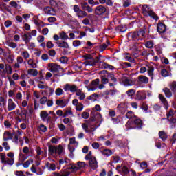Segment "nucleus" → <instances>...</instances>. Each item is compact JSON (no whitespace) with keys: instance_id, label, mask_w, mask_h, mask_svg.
Segmentation results:
<instances>
[{"instance_id":"nucleus-1","label":"nucleus","mask_w":176,"mask_h":176,"mask_svg":"<svg viewBox=\"0 0 176 176\" xmlns=\"http://www.w3.org/2000/svg\"><path fill=\"white\" fill-rule=\"evenodd\" d=\"M142 13L146 17H151V19H153L154 20H159L158 16L153 12V10L149 7V6L144 4L142 7Z\"/></svg>"},{"instance_id":"nucleus-2","label":"nucleus","mask_w":176,"mask_h":176,"mask_svg":"<svg viewBox=\"0 0 176 176\" xmlns=\"http://www.w3.org/2000/svg\"><path fill=\"white\" fill-rule=\"evenodd\" d=\"M128 38L134 42H137L138 41H142V39L145 38V32L143 30H140L131 32L128 34Z\"/></svg>"},{"instance_id":"nucleus-3","label":"nucleus","mask_w":176,"mask_h":176,"mask_svg":"<svg viewBox=\"0 0 176 176\" xmlns=\"http://www.w3.org/2000/svg\"><path fill=\"white\" fill-rule=\"evenodd\" d=\"M94 120H85V123L82 124V128L86 133H90L96 131L97 130V126L91 122H94Z\"/></svg>"},{"instance_id":"nucleus-4","label":"nucleus","mask_w":176,"mask_h":176,"mask_svg":"<svg viewBox=\"0 0 176 176\" xmlns=\"http://www.w3.org/2000/svg\"><path fill=\"white\" fill-rule=\"evenodd\" d=\"M0 157L3 164H8V166H13V164H14V159L6 157V154L5 153H1Z\"/></svg>"},{"instance_id":"nucleus-5","label":"nucleus","mask_w":176,"mask_h":176,"mask_svg":"<svg viewBox=\"0 0 176 176\" xmlns=\"http://www.w3.org/2000/svg\"><path fill=\"white\" fill-rule=\"evenodd\" d=\"M100 60L98 62L97 66L99 67V68H101L102 69H107L109 68V69H115V67L102 61V59L104 58L103 56L99 55Z\"/></svg>"},{"instance_id":"nucleus-6","label":"nucleus","mask_w":176,"mask_h":176,"mask_svg":"<svg viewBox=\"0 0 176 176\" xmlns=\"http://www.w3.org/2000/svg\"><path fill=\"white\" fill-rule=\"evenodd\" d=\"M48 71L52 72L53 74L59 72L60 69H61V66L57 65V63H50L47 64Z\"/></svg>"},{"instance_id":"nucleus-7","label":"nucleus","mask_w":176,"mask_h":176,"mask_svg":"<svg viewBox=\"0 0 176 176\" xmlns=\"http://www.w3.org/2000/svg\"><path fill=\"white\" fill-rule=\"evenodd\" d=\"M107 13V8L104 6H98L94 10L96 16H104Z\"/></svg>"},{"instance_id":"nucleus-8","label":"nucleus","mask_w":176,"mask_h":176,"mask_svg":"<svg viewBox=\"0 0 176 176\" xmlns=\"http://www.w3.org/2000/svg\"><path fill=\"white\" fill-rule=\"evenodd\" d=\"M63 90L65 91H71V93H76L79 88L75 85L66 84L63 87Z\"/></svg>"},{"instance_id":"nucleus-9","label":"nucleus","mask_w":176,"mask_h":176,"mask_svg":"<svg viewBox=\"0 0 176 176\" xmlns=\"http://www.w3.org/2000/svg\"><path fill=\"white\" fill-rule=\"evenodd\" d=\"M32 113H34V104L31 103L28 105L27 109H23V116L27 118V116H32Z\"/></svg>"},{"instance_id":"nucleus-10","label":"nucleus","mask_w":176,"mask_h":176,"mask_svg":"<svg viewBox=\"0 0 176 176\" xmlns=\"http://www.w3.org/2000/svg\"><path fill=\"white\" fill-rule=\"evenodd\" d=\"M40 117L43 122H46L47 123L52 122V116H49V113L46 111H41Z\"/></svg>"},{"instance_id":"nucleus-11","label":"nucleus","mask_w":176,"mask_h":176,"mask_svg":"<svg viewBox=\"0 0 176 176\" xmlns=\"http://www.w3.org/2000/svg\"><path fill=\"white\" fill-rule=\"evenodd\" d=\"M100 57L96 56V58H92L91 59H89L88 60H86L84 62L85 65H91V67H96L98 64V61H100Z\"/></svg>"},{"instance_id":"nucleus-12","label":"nucleus","mask_w":176,"mask_h":176,"mask_svg":"<svg viewBox=\"0 0 176 176\" xmlns=\"http://www.w3.org/2000/svg\"><path fill=\"white\" fill-rule=\"evenodd\" d=\"M83 167H86V164L83 162H78L77 166L76 164H72L70 167H69V170L78 171V170H80V168H83Z\"/></svg>"},{"instance_id":"nucleus-13","label":"nucleus","mask_w":176,"mask_h":176,"mask_svg":"<svg viewBox=\"0 0 176 176\" xmlns=\"http://www.w3.org/2000/svg\"><path fill=\"white\" fill-rule=\"evenodd\" d=\"M7 108L8 112H10L12 111H14V109L17 108V104H16V102H14L12 98H9L8 100Z\"/></svg>"},{"instance_id":"nucleus-14","label":"nucleus","mask_w":176,"mask_h":176,"mask_svg":"<svg viewBox=\"0 0 176 176\" xmlns=\"http://www.w3.org/2000/svg\"><path fill=\"white\" fill-rule=\"evenodd\" d=\"M146 98V95L142 91H138L135 94V100L137 101H142V100H145Z\"/></svg>"},{"instance_id":"nucleus-15","label":"nucleus","mask_w":176,"mask_h":176,"mask_svg":"<svg viewBox=\"0 0 176 176\" xmlns=\"http://www.w3.org/2000/svg\"><path fill=\"white\" fill-rule=\"evenodd\" d=\"M82 10L88 13H93V8L90 7L87 2L83 1L80 3Z\"/></svg>"},{"instance_id":"nucleus-16","label":"nucleus","mask_w":176,"mask_h":176,"mask_svg":"<svg viewBox=\"0 0 176 176\" xmlns=\"http://www.w3.org/2000/svg\"><path fill=\"white\" fill-rule=\"evenodd\" d=\"M157 31L159 34H164L167 31V26L163 23H159L157 26Z\"/></svg>"},{"instance_id":"nucleus-17","label":"nucleus","mask_w":176,"mask_h":176,"mask_svg":"<svg viewBox=\"0 0 176 176\" xmlns=\"http://www.w3.org/2000/svg\"><path fill=\"white\" fill-rule=\"evenodd\" d=\"M37 86H38V89H44L45 90H47V89H48L50 96H52V94H53V93L54 91L53 90V89L49 87V86H47V85H44L43 82H42V81H40Z\"/></svg>"},{"instance_id":"nucleus-18","label":"nucleus","mask_w":176,"mask_h":176,"mask_svg":"<svg viewBox=\"0 0 176 176\" xmlns=\"http://www.w3.org/2000/svg\"><path fill=\"white\" fill-rule=\"evenodd\" d=\"M44 12L45 13V14H50L51 16H56V9L52 8V7H45L43 9Z\"/></svg>"},{"instance_id":"nucleus-19","label":"nucleus","mask_w":176,"mask_h":176,"mask_svg":"<svg viewBox=\"0 0 176 176\" xmlns=\"http://www.w3.org/2000/svg\"><path fill=\"white\" fill-rule=\"evenodd\" d=\"M56 104L57 107H59L60 108H65V107L68 104V102L65 99L60 98L56 100Z\"/></svg>"},{"instance_id":"nucleus-20","label":"nucleus","mask_w":176,"mask_h":176,"mask_svg":"<svg viewBox=\"0 0 176 176\" xmlns=\"http://www.w3.org/2000/svg\"><path fill=\"white\" fill-rule=\"evenodd\" d=\"M24 63V58L23 56H17L16 62L13 65V68L15 69H20V64H23Z\"/></svg>"},{"instance_id":"nucleus-21","label":"nucleus","mask_w":176,"mask_h":176,"mask_svg":"<svg viewBox=\"0 0 176 176\" xmlns=\"http://www.w3.org/2000/svg\"><path fill=\"white\" fill-rule=\"evenodd\" d=\"M76 16L79 18V19H85V17H89V19H91V17H93V14H89L87 16V12H86V11H84L83 10H80L78 14H76Z\"/></svg>"},{"instance_id":"nucleus-22","label":"nucleus","mask_w":176,"mask_h":176,"mask_svg":"<svg viewBox=\"0 0 176 176\" xmlns=\"http://www.w3.org/2000/svg\"><path fill=\"white\" fill-rule=\"evenodd\" d=\"M159 98L161 102L163 104L165 109L167 111L168 109V102L167 101V99L164 97V96H163V94H160Z\"/></svg>"},{"instance_id":"nucleus-23","label":"nucleus","mask_w":176,"mask_h":176,"mask_svg":"<svg viewBox=\"0 0 176 176\" xmlns=\"http://www.w3.org/2000/svg\"><path fill=\"white\" fill-rule=\"evenodd\" d=\"M31 39H32V36H31L30 32H27L22 36V40L24 41L25 45H28Z\"/></svg>"},{"instance_id":"nucleus-24","label":"nucleus","mask_w":176,"mask_h":176,"mask_svg":"<svg viewBox=\"0 0 176 176\" xmlns=\"http://www.w3.org/2000/svg\"><path fill=\"white\" fill-rule=\"evenodd\" d=\"M89 166L92 170H96L98 167V162H97V159H96V157L89 160Z\"/></svg>"},{"instance_id":"nucleus-25","label":"nucleus","mask_w":176,"mask_h":176,"mask_svg":"<svg viewBox=\"0 0 176 176\" xmlns=\"http://www.w3.org/2000/svg\"><path fill=\"white\" fill-rule=\"evenodd\" d=\"M174 111L170 110L168 113H167V118L168 120L170 122V123H176V119L174 118Z\"/></svg>"},{"instance_id":"nucleus-26","label":"nucleus","mask_w":176,"mask_h":176,"mask_svg":"<svg viewBox=\"0 0 176 176\" xmlns=\"http://www.w3.org/2000/svg\"><path fill=\"white\" fill-rule=\"evenodd\" d=\"M76 96H77L78 100L80 101H83V100L86 98V95L85 94V92L82 91V89H78L76 92Z\"/></svg>"},{"instance_id":"nucleus-27","label":"nucleus","mask_w":176,"mask_h":176,"mask_svg":"<svg viewBox=\"0 0 176 176\" xmlns=\"http://www.w3.org/2000/svg\"><path fill=\"white\" fill-rule=\"evenodd\" d=\"M147 67V72L148 74V76L151 78V79H153V72H155V67L152 65H146Z\"/></svg>"},{"instance_id":"nucleus-28","label":"nucleus","mask_w":176,"mask_h":176,"mask_svg":"<svg viewBox=\"0 0 176 176\" xmlns=\"http://www.w3.org/2000/svg\"><path fill=\"white\" fill-rule=\"evenodd\" d=\"M58 47H63V49H69V45H68V43L63 41H58L56 42Z\"/></svg>"},{"instance_id":"nucleus-29","label":"nucleus","mask_w":176,"mask_h":176,"mask_svg":"<svg viewBox=\"0 0 176 176\" xmlns=\"http://www.w3.org/2000/svg\"><path fill=\"white\" fill-rule=\"evenodd\" d=\"M162 91H164V93L167 98H170V97H173V92H172L171 89H170L169 88L164 87V88H163Z\"/></svg>"},{"instance_id":"nucleus-30","label":"nucleus","mask_w":176,"mask_h":176,"mask_svg":"<svg viewBox=\"0 0 176 176\" xmlns=\"http://www.w3.org/2000/svg\"><path fill=\"white\" fill-rule=\"evenodd\" d=\"M135 120L133 121V124L135 126H138V129H142V120L138 117L136 116V118H134Z\"/></svg>"},{"instance_id":"nucleus-31","label":"nucleus","mask_w":176,"mask_h":176,"mask_svg":"<svg viewBox=\"0 0 176 176\" xmlns=\"http://www.w3.org/2000/svg\"><path fill=\"white\" fill-rule=\"evenodd\" d=\"M13 138V134H12L10 131H5L3 133V141H9V140H12Z\"/></svg>"},{"instance_id":"nucleus-32","label":"nucleus","mask_w":176,"mask_h":176,"mask_svg":"<svg viewBox=\"0 0 176 176\" xmlns=\"http://www.w3.org/2000/svg\"><path fill=\"white\" fill-rule=\"evenodd\" d=\"M138 80L139 82H140V83L147 84L149 82V78L146 76H143V75L138 76Z\"/></svg>"},{"instance_id":"nucleus-33","label":"nucleus","mask_w":176,"mask_h":176,"mask_svg":"<svg viewBox=\"0 0 176 176\" xmlns=\"http://www.w3.org/2000/svg\"><path fill=\"white\" fill-rule=\"evenodd\" d=\"M54 176H69L71 173L68 170H62L60 173H54Z\"/></svg>"},{"instance_id":"nucleus-34","label":"nucleus","mask_w":176,"mask_h":176,"mask_svg":"<svg viewBox=\"0 0 176 176\" xmlns=\"http://www.w3.org/2000/svg\"><path fill=\"white\" fill-rule=\"evenodd\" d=\"M122 83H124V86H131L133 85V80L127 77H124L122 78Z\"/></svg>"},{"instance_id":"nucleus-35","label":"nucleus","mask_w":176,"mask_h":176,"mask_svg":"<svg viewBox=\"0 0 176 176\" xmlns=\"http://www.w3.org/2000/svg\"><path fill=\"white\" fill-rule=\"evenodd\" d=\"M102 154L104 155V156H107L108 157L109 156H112V155H113V153L111 149L106 148L102 151Z\"/></svg>"},{"instance_id":"nucleus-36","label":"nucleus","mask_w":176,"mask_h":176,"mask_svg":"<svg viewBox=\"0 0 176 176\" xmlns=\"http://www.w3.org/2000/svg\"><path fill=\"white\" fill-rule=\"evenodd\" d=\"M125 116L127 119H129V120L134 119L135 118H137V116H135L134 112H133L132 111H127Z\"/></svg>"},{"instance_id":"nucleus-37","label":"nucleus","mask_w":176,"mask_h":176,"mask_svg":"<svg viewBox=\"0 0 176 176\" xmlns=\"http://www.w3.org/2000/svg\"><path fill=\"white\" fill-rule=\"evenodd\" d=\"M46 167L48 168L49 171H56V164L47 162L46 164Z\"/></svg>"},{"instance_id":"nucleus-38","label":"nucleus","mask_w":176,"mask_h":176,"mask_svg":"<svg viewBox=\"0 0 176 176\" xmlns=\"http://www.w3.org/2000/svg\"><path fill=\"white\" fill-rule=\"evenodd\" d=\"M34 163V160L30 158L26 162L22 164V166H23L24 168H28L30 166V164H32Z\"/></svg>"},{"instance_id":"nucleus-39","label":"nucleus","mask_w":176,"mask_h":176,"mask_svg":"<svg viewBox=\"0 0 176 176\" xmlns=\"http://www.w3.org/2000/svg\"><path fill=\"white\" fill-rule=\"evenodd\" d=\"M13 121L12 120H5L4 121V126L5 127H6V129H12V127H13Z\"/></svg>"},{"instance_id":"nucleus-40","label":"nucleus","mask_w":176,"mask_h":176,"mask_svg":"<svg viewBox=\"0 0 176 176\" xmlns=\"http://www.w3.org/2000/svg\"><path fill=\"white\" fill-rule=\"evenodd\" d=\"M109 45H111V43H109V41H107L106 43H104L102 45H100L99 46V51L100 52H104V50H105L107 49V47H108V46H109Z\"/></svg>"},{"instance_id":"nucleus-41","label":"nucleus","mask_w":176,"mask_h":176,"mask_svg":"<svg viewBox=\"0 0 176 176\" xmlns=\"http://www.w3.org/2000/svg\"><path fill=\"white\" fill-rule=\"evenodd\" d=\"M56 146H50L48 147L49 155H56Z\"/></svg>"},{"instance_id":"nucleus-42","label":"nucleus","mask_w":176,"mask_h":176,"mask_svg":"<svg viewBox=\"0 0 176 176\" xmlns=\"http://www.w3.org/2000/svg\"><path fill=\"white\" fill-rule=\"evenodd\" d=\"M28 75H32V76H38V72L36 69H29L28 70Z\"/></svg>"},{"instance_id":"nucleus-43","label":"nucleus","mask_w":176,"mask_h":176,"mask_svg":"<svg viewBox=\"0 0 176 176\" xmlns=\"http://www.w3.org/2000/svg\"><path fill=\"white\" fill-rule=\"evenodd\" d=\"M28 65H30L31 68H33V69L38 68V65H36V63L34 62V59L28 60Z\"/></svg>"},{"instance_id":"nucleus-44","label":"nucleus","mask_w":176,"mask_h":176,"mask_svg":"<svg viewBox=\"0 0 176 176\" xmlns=\"http://www.w3.org/2000/svg\"><path fill=\"white\" fill-rule=\"evenodd\" d=\"M133 124H134L133 122V120L127 121V122L126 124V127L127 130H133V129H135V127L133 126Z\"/></svg>"},{"instance_id":"nucleus-45","label":"nucleus","mask_w":176,"mask_h":176,"mask_svg":"<svg viewBox=\"0 0 176 176\" xmlns=\"http://www.w3.org/2000/svg\"><path fill=\"white\" fill-rule=\"evenodd\" d=\"M64 153V147L61 145L56 146V155H61Z\"/></svg>"},{"instance_id":"nucleus-46","label":"nucleus","mask_w":176,"mask_h":176,"mask_svg":"<svg viewBox=\"0 0 176 176\" xmlns=\"http://www.w3.org/2000/svg\"><path fill=\"white\" fill-rule=\"evenodd\" d=\"M100 79H101V83H102L103 85H107L109 83V79H108V78H107V76L105 75H102L100 76Z\"/></svg>"},{"instance_id":"nucleus-47","label":"nucleus","mask_w":176,"mask_h":176,"mask_svg":"<svg viewBox=\"0 0 176 176\" xmlns=\"http://www.w3.org/2000/svg\"><path fill=\"white\" fill-rule=\"evenodd\" d=\"M107 78H109L113 83H116L118 82V79L115 77V74L112 73L107 74Z\"/></svg>"},{"instance_id":"nucleus-48","label":"nucleus","mask_w":176,"mask_h":176,"mask_svg":"<svg viewBox=\"0 0 176 176\" xmlns=\"http://www.w3.org/2000/svg\"><path fill=\"white\" fill-rule=\"evenodd\" d=\"M169 87L173 93H175L176 91V81H173L169 83Z\"/></svg>"},{"instance_id":"nucleus-49","label":"nucleus","mask_w":176,"mask_h":176,"mask_svg":"<svg viewBox=\"0 0 176 176\" xmlns=\"http://www.w3.org/2000/svg\"><path fill=\"white\" fill-rule=\"evenodd\" d=\"M0 9H1L3 12H4V10H6L7 12H10V9H9V6L6 3H1L0 5Z\"/></svg>"},{"instance_id":"nucleus-50","label":"nucleus","mask_w":176,"mask_h":176,"mask_svg":"<svg viewBox=\"0 0 176 176\" xmlns=\"http://www.w3.org/2000/svg\"><path fill=\"white\" fill-rule=\"evenodd\" d=\"M159 136L162 141H166L167 140V134L164 131H160L159 132Z\"/></svg>"},{"instance_id":"nucleus-51","label":"nucleus","mask_w":176,"mask_h":176,"mask_svg":"<svg viewBox=\"0 0 176 176\" xmlns=\"http://www.w3.org/2000/svg\"><path fill=\"white\" fill-rule=\"evenodd\" d=\"M21 54L24 60H28V58H30V53H28L27 51H22Z\"/></svg>"},{"instance_id":"nucleus-52","label":"nucleus","mask_w":176,"mask_h":176,"mask_svg":"<svg viewBox=\"0 0 176 176\" xmlns=\"http://www.w3.org/2000/svg\"><path fill=\"white\" fill-rule=\"evenodd\" d=\"M7 61L8 64H13L14 61V55L13 54H10L7 56Z\"/></svg>"},{"instance_id":"nucleus-53","label":"nucleus","mask_w":176,"mask_h":176,"mask_svg":"<svg viewBox=\"0 0 176 176\" xmlns=\"http://www.w3.org/2000/svg\"><path fill=\"white\" fill-rule=\"evenodd\" d=\"M161 75L164 78H166L167 76H170V75H171V73L168 72V71H167L166 69H164L161 70Z\"/></svg>"},{"instance_id":"nucleus-54","label":"nucleus","mask_w":176,"mask_h":176,"mask_svg":"<svg viewBox=\"0 0 176 176\" xmlns=\"http://www.w3.org/2000/svg\"><path fill=\"white\" fill-rule=\"evenodd\" d=\"M9 5H10V6H12V8H14L15 9H20V8H21V7L20 6V5H19V4L17 3V2L14 1H11V2H10V3H9Z\"/></svg>"},{"instance_id":"nucleus-55","label":"nucleus","mask_w":176,"mask_h":176,"mask_svg":"<svg viewBox=\"0 0 176 176\" xmlns=\"http://www.w3.org/2000/svg\"><path fill=\"white\" fill-rule=\"evenodd\" d=\"M100 98V95L97 94H94L92 95H91L88 99L91 100V101H97V98Z\"/></svg>"},{"instance_id":"nucleus-56","label":"nucleus","mask_w":176,"mask_h":176,"mask_svg":"<svg viewBox=\"0 0 176 176\" xmlns=\"http://www.w3.org/2000/svg\"><path fill=\"white\" fill-rule=\"evenodd\" d=\"M126 61H129V63H134V58L131 57V55L129 53H126L124 57Z\"/></svg>"},{"instance_id":"nucleus-57","label":"nucleus","mask_w":176,"mask_h":176,"mask_svg":"<svg viewBox=\"0 0 176 176\" xmlns=\"http://www.w3.org/2000/svg\"><path fill=\"white\" fill-rule=\"evenodd\" d=\"M126 93L128 97L133 98V96H134V94H135V90L133 89H131L126 91Z\"/></svg>"},{"instance_id":"nucleus-58","label":"nucleus","mask_w":176,"mask_h":176,"mask_svg":"<svg viewBox=\"0 0 176 176\" xmlns=\"http://www.w3.org/2000/svg\"><path fill=\"white\" fill-rule=\"evenodd\" d=\"M28 157V155L20 153L19 154V160L23 163L25 160H27V158Z\"/></svg>"},{"instance_id":"nucleus-59","label":"nucleus","mask_w":176,"mask_h":176,"mask_svg":"<svg viewBox=\"0 0 176 176\" xmlns=\"http://www.w3.org/2000/svg\"><path fill=\"white\" fill-rule=\"evenodd\" d=\"M69 145H74L75 146H78V142H76V140H75V138H72L69 139Z\"/></svg>"},{"instance_id":"nucleus-60","label":"nucleus","mask_w":176,"mask_h":176,"mask_svg":"<svg viewBox=\"0 0 176 176\" xmlns=\"http://www.w3.org/2000/svg\"><path fill=\"white\" fill-rule=\"evenodd\" d=\"M7 45L9 46L10 47H12V49H16V47H17V43L13 41L7 42Z\"/></svg>"},{"instance_id":"nucleus-61","label":"nucleus","mask_w":176,"mask_h":176,"mask_svg":"<svg viewBox=\"0 0 176 176\" xmlns=\"http://www.w3.org/2000/svg\"><path fill=\"white\" fill-rule=\"evenodd\" d=\"M33 19H34V24H36V25L39 27V25H41V23H42V21L39 20V18H38V16H34Z\"/></svg>"},{"instance_id":"nucleus-62","label":"nucleus","mask_w":176,"mask_h":176,"mask_svg":"<svg viewBox=\"0 0 176 176\" xmlns=\"http://www.w3.org/2000/svg\"><path fill=\"white\" fill-rule=\"evenodd\" d=\"M145 46L148 49H152L153 47V41H148L145 43Z\"/></svg>"},{"instance_id":"nucleus-63","label":"nucleus","mask_w":176,"mask_h":176,"mask_svg":"<svg viewBox=\"0 0 176 176\" xmlns=\"http://www.w3.org/2000/svg\"><path fill=\"white\" fill-rule=\"evenodd\" d=\"M59 36L61 39L65 40V39H68L69 37H68V35H67V33H65V32H61L59 34Z\"/></svg>"},{"instance_id":"nucleus-64","label":"nucleus","mask_w":176,"mask_h":176,"mask_svg":"<svg viewBox=\"0 0 176 176\" xmlns=\"http://www.w3.org/2000/svg\"><path fill=\"white\" fill-rule=\"evenodd\" d=\"M40 104L41 105H45L46 102H47V97L46 96H43L42 98H40Z\"/></svg>"}]
</instances>
